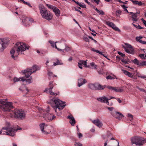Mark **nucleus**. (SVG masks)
<instances>
[{
  "label": "nucleus",
  "mask_w": 146,
  "mask_h": 146,
  "mask_svg": "<svg viewBox=\"0 0 146 146\" xmlns=\"http://www.w3.org/2000/svg\"><path fill=\"white\" fill-rule=\"evenodd\" d=\"M29 46L23 42H17L15 46L10 51V53L12 58L15 60L20 54H23V52L26 49H29Z\"/></svg>",
  "instance_id": "1"
},
{
  "label": "nucleus",
  "mask_w": 146,
  "mask_h": 146,
  "mask_svg": "<svg viewBox=\"0 0 146 146\" xmlns=\"http://www.w3.org/2000/svg\"><path fill=\"white\" fill-rule=\"evenodd\" d=\"M65 103L64 102H63L58 99L56 98L52 100L50 104L55 112L57 114L58 112L57 109H58L59 111L62 110L66 106Z\"/></svg>",
  "instance_id": "2"
},
{
  "label": "nucleus",
  "mask_w": 146,
  "mask_h": 146,
  "mask_svg": "<svg viewBox=\"0 0 146 146\" xmlns=\"http://www.w3.org/2000/svg\"><path fill=\"white\" fill-rule=\"evenodd\" d=\"M40 13L42 18L48 20H50L53 18L52 14L42 5L39 6Z\"/></svg>",
  "instance_id": "3"
},
{
  "label": "nucleus",
  "mask_w": 146,
  "mask_h": 146,
  "mask_svg": "<svg viewBox=\"0 0 146 146\" xmlns=\"http://www.w3.org/2000/svg\"><path fill=\"white\" fill-rule=\"evenodd\" d=\"M10 117L12 118L17 117L21 119H24L25 116L24 111L22 110H15L10 113Z\"/></svg>",
  "instance_id": "4"
},
{
  "label": "nucleus",
  "mask_w": 146,
  "mask_h": 146,
  "mask_svg": "<svg viewBox=\"0 0 146 146\" xmlns=\"http://www.w3.org/2000/svg\"><path fill=\"white\" fill-rule=\"evenodd\" d=\"M132 144H135L136 145L141 146L146 143V139L140 136H136L131 139Z\"/></svg>",
  "instance_id": "5"
},
{
  "label": "nucleus",
  "mask_w": 146,
  "mask_h": 146,
  "mask_svg": "<svg viewBox=\"0 0 146 146\" xmlns=\"http://www.w3.org/2000/svg\"><path fill=\"white\" fill-rule=\"evenodd\" d=\"M13 108L12 103L6 102L4 100H0V108L3 111L9 112Z\"/></svg>",
  "instance_id": "6"
},
{
  "label": "nucleus",
  "mask_w": 146,
  "mask_h": 146,
  "mask_svg": "<svg viewBox=\"0 0 146 146\" xmlns=\"http://www.w3.org/2000/svg\"><path fill=\"white\" fill-rule=\"evenodd\" d=\"M16 130L12 127H3L0 131V134H6L14 136L15 135Z\"/></svg>",
  "instance_id": "7"
},
{
  "label": "nucleus",
  "mask_w": 146,
  "mask_h": 146,
  "mask_svg": "<svg viewBox=\"0 0 146 146\" xmlns=\"http://www.w3.org/2000/svg\"><path fill=\"white\" fill-rule=\"evenodd\" d=\"M40 127L42 133L44 134H48L50 133L51 131L49 129V126L44 123L39 125Z\"/></svg>",
  "instance_id": "8"
},
{
  "label": "nucleus",
  "mask_w": 146,
  "mask_h": 146,
  "mask_svg": "<svg viewBox=\"0 0 146 146\" xmlns=\"http://www.w3.org/2000/svg\"><path fill=\"white\" fill-rule=\"evenodd\" d=\"M53 82L52 81L50 82L49 83V85L50 86L49 88H46L44 91V92H46L47 93H49L50 94L54 96H55L59 94L58 92V93H54L52 92V90L53 87Z\"/></svg>",
  "instance_id": "9"
},
{
  "label": "nucleus",
  "mask_w": 146,
  "mask_h": 146,
  "mask_svg": "<svg viewBox=\"0 0 146 146\" xmlns=\"http://www.w3.org/2000/svg\"><path fill=\"white\" fill-rule=\"evenodd\" d=\"M46 6L49 9L52 10L55 15L57 17H59L60 14V11L58 9L53 5L46 4Z\"/></svg>",
  "instance_id": "10"
},
{
  "label": "nucleus",
  "mask_w": 146,
  "mask_h": 146,
  "mask_svg": "<svg viewBox=\"0 0 146 146\" xmlns=\"http://www.w3.org/2000/svg\"><path fill=\"white\" fill-rule=\"evenodd\" d=\"M43 117L47 121H52L56 117V116L52 113H48V112L43 115Z\"/></svg>",
  "instance_id": "11"
},
{
  "label": "nucleus",
  "mask_w": 146,
  "mask_h": 146,
  "mask_svg": "<svg viewBox=\"0 0 146 146\" xmlns=\"http://www.w3.org/2000/svg\"><path fill=\"white\" fill-rule=\"evenodd\" d=\"M110 113L113 117L119 120H121L124 117L121 113L117 111L112 112Z\"/></svg>",
  "instance_id": "12"
},
{
  "label": "nucleus",
  "mask_w": 146,
  "mask_h": 146,
  "mask_svg": "<svg viewBox=\"0 0 146 146\" xmlns=\"http://www.w3.org/2000/svg\"><path fill=\"white\" fill-rule=\"evenodd\" d=\"M32 70L29 68H27L22 70L21 72L23 73V75H24L26 78H28L33 73Z\"/></svg>",
  "instance_id": "13"
},
{
  "label": "nucleus",
  "mask_w": 146,
  "mask_h": 146,
  "mask_svg": "<svg viewBox=\"0 0 146 146\" xmlns=\"http://www.w3.org/2000/svg\"><path fill=\"white\" fill-rule=\"evenodd\" d=\"M140 13V12L135 13L130 12L129 13L131 15V18L132 19V20L134 21L137 22L139 20V19L137 18L138 15H139Z\"/></svg>",
  "instance_id": "14"
},
{
  "label": "nucleus",
  "mask_w": 146,
  "mask_h": 146,
  "mask_svg": "<svg viewBox=\"0 0 146 146\" xmlns=\"http://www.w3.org/2000/svg\"><path fill=\"white\" fill-rule=\"evenodd\" d=\"M106 24L109 27L112 28L114 30L117 31H120V30L117 27L115 26V25L112 22L109 21H106Z\"/></svg>",
  "instance_id": "15"
},
{
  "label": "nucleus",
  "mask_w": 146,
  "mask_h": 146,
  "mask_svg": "<svg viewBox=\"0 0 146 146\" xmlns=\"http://www.w3.org/2000/svg\"><path fill=\"white\" fill-rule=\"evenodd\" d=\"M92 122L94 124L97 126L99 128H101L103 126V123L101 121L98 119L94 120H92Z\"/></svg>",
  "instance_id": "16"
},
{
  "label": "nucleus",
  "mask_w": 146,
  "mask_h": 146,
  "mask_svg": "<svg viewBox=\"0 0 146 146\" xmlns=\"http://www.w3.org/2000/svg\"><path fill=\"white\" fill-rule=\"evenodd\" d=\"M67 118L69 119V122L72 126H74L75 124L76 121L74 117L72 115L68 116Z\"/></svg>",
  "instance_id": "17"
},
{
  "label": "nucleus",
  "mask_w": 146,
  "mask_h": 146,
  "mask_svg": "<svg viewBox=\"0 0 146 146\" xmlns=\"http://www.w3.org/2000/svg\"><path fill=\"white\" fill-rule=\"evenodd\" d=\"M87 62L86 61L83 60H80L78 63V66L79 68L82 69V65L83 64L85 67H88L87 65Z\"/></svg>",
  "instance_id": "18"
},
{
  "label": "nucleus",
  "mask_w": 146,
  "mask_h": 146,
  "mask_svg": "<svg viewBox=\"0 0 146 146\" xmlns=\"http://www.w3.org/2000/svg\"><path fill=\"white\" fill-rule=\"evenodd\" d=\"M59 45L60 46L61 45H63L64 46L65 48L64 49H62V50H63V51L62 50H58L59 51H62V52H64V51H65L66 52H68L70 50H71L70 48L67 46L64 43H59Z\"/></svg>",
  "instance_id": "19"
},
{
  "label": "nucleus",
  "mask_w": 146,
  "mask_h": 146,
  "mask_svg": "<svg viewBox=\"0 0 146 146\" xmlns=\"http://www.w3.org/2000/svg\"><path fill=\"white\" fill-rule=\"evenodd\" d=\"M86 82L87 81L85 79L81 78H80L78 80V86L80 87Z\"/></svg>",
  "instance_id": "20"
},
{
  "label": "nucleus",
  "mask_w": 146,
  "mask_h": 146,
  "mask_svg": "<svg viewBox=\"0 0 146 146\" xmlns=\"http://www.w3.org/2000/svg\"><path fill=\"white\" fill-rule=\"evenodd\" d=\"M108 99L105 96L98 98H97V100L98 101L104 103L106 102Z\"/></svg>",
  "instance_id": "21"
},
{
  "label": "nucleus",
  "mask_w": 146,
  "mask_h": 146,
  "mask_svg": "<svg viewBox=\"0 0 146 146\" xmlns=\"http://www.w3.org/2000/svg\"><path fill=\"white\" fill-rule=\"evenodd\" d=\"M48 42L51 44V46L53 48L55 47L56 49H57L58 50H62L63 51V50H62V49H60V48H58L56 45V43H57L58 42H56L55 43L52 40H49Z\"/></svg>",
  "instance_id": "22"
},
{
  "label": "nucleus",
  "mask_w": 146,
  "mask_h": 146,
  "mask_svg": "<svg viewBox=\"0 0 146 146\" xmlns=\"http://www.w3.org/2000/svg\"><path fill=\"white\" fill-rule=\"evenodd\" d=\"M13 80L14 82L21 81L22 82H24L25 81V79L23 77H20L19 78L15 77L13 79Z\"/></svg>",
  "instance_id": "23"
},
{
  "label": "nucleus",
  "mask_w": 146,
  "mask_h": 146,
  "mask_svg": "<svg viewBox=\"0 0 146 146\" xmlns=\"http://www.w3.org/2000/svg\"><path fill=\"white\" fill-rule=\"evenodd\" d=\"M96 84L97 83L94 84H90L88 85V86L92 90H96Z\"/></svg>",
  "instance_id": "24"
},
{
  "label": "nucleus",
  "mask_w": 146,
  "mask_h": 146,
  "mask_svg": "<svg viewBox=\"0 0 146 146\" xmlns=\"http://www.w3.org/2000/svg\"><path fill=\"white\" fill-rule=\"evenodd\" d=\"M96 86V90H103L104 89L105 87V86H102L98 83H97Z\"/></svg>",
  "instance_id": "25"
},
{
  "label": "nucleus",
  "mask_w": 146,
  "mask_h": 146,
  "mask_svg": "<svg viewBox=\"0 0 146 146\" xmlns=\"http://www.w3.org/2000/svg\"><path fill=\"white\" fill-rule=\"evenodd\" d=\"M143 38L141 36H139V37H136V40L139 42L143 44H146V42L145 41H142L141 39Z\"/></svg>",
  "instance_id": "26"
},
{
  "label": "nucleus",
  "mask_w": 146,
  "mask_h": 146,
  "mask_svg": "<svg viewBox=\"0 0 146 146\" xmlns=\"http://www.w3.org/2000/svg\"><path fill=\"white\" fill-rule=\"evenodd\" d=\"M123 48L127 53L130 54H132L133 53L134 51V49H127L126 47H123Z\"/></svg>",
  "instance_id": "27"
},
{
  "label": "nucleus",
  "mask_w": 146,
  "mask_h": 146,
  "mask_svg": "<svg viewBox=\"0 0 146 146\" xmlns=\"http://www.w3.org/2000/svg\"><path fill=\"white\" fill-rule=\"evenodd\" d=\"M31 69H32V71L33 73L35 72L36 70H39L38 67L36 65L33 66Z\"/></svg>",
  "instance_id": "28"
},
{
  "label": "nucleus",
  "mask_w": 146,
  "mask_h": 146,
  "mask_svg": "<svg viewBox=\"0 0 146 146\" xmlns=\"http://www.w3.org/2000/svg\"><path fill=\"white\" fill-rule=\"evenodd\" d=\"M123 73L127 76L131 78L133 75L130 72L125 70H123Z\"/></svg>",
  "instance_id": "29"
},
{
  "label": "nucleus",
  "mask_w": 146,
  "mask_h": 146,
  "mask_svg": "<svg viewBox=\"0 0 146 146\" xmlns=\"http://www.w3.org/2000/svg\"><path fill=\"white\" fill-rule=\"evenodd\" d=\"M25 81H26V82L27 84H29L32 83L33 82V78L32 76H31L30 78L27 79H25Z\"/></svg>",
  "instance_id": "30"
},
{
  "label": "nucleus",
  "mask_w": 146,
  "mask_h": 146,
  "mask_svg": "<svg viewBox=\"0 0 146 146\" xmlns=\"http://www.w3.org/2000/svg\"><path fill=\"white\" fill-rule=\"evenodd\" d=\"M1 40V41H0V46L1 47V48L0 49V51H3L4 50V43L2 41V40L0 39Z\"/></svg>",
  "instance_id": "31"
},
{
  "label": "nucleus",
  "mask_w": 146,
  "mask_h": 146,
  "mask_svg": "<svg viewBox=\"0 0 146 146\" xmlns=\"http://www.w3.org/2000/svg\"><path fill=\"white\" fill-rule=\"evenodd\" d=\"M116 76L114 75H112L111 76L109 75L106 77V78L107 79H113L115 78Z\"/></svg>",
  "instance_id": "32"
},
{
  "label": "nucleus",
  "mask_w": 146,
  "mask_h": 146,
  "mask_svg": "<svg viewBox=\"0 0 146 146\" xmlns=\"http://www.w3.org/2000/svg\"><path fill=\"white\" fill-rule=\"evenodd\" d=\"M125 46H123V47H126L127 49H133V48L132 46H131V45L127 43H125Z\"/></svg>",
  "instance_id": "33"
},
{
  "label": "nucleus",
  "mask_w": 146,
  "mask_h": 146,
  "mask_svg": "<svg viewBox=\"0 0 146 146\" xmlns=\"http://www.w3.org/2000/svg\"><path fill=\"white\" fill-rule=\"evenodd\" d=\"M146 66V61H143L141 62H139L138 66Z\"/></svg>",
  "instance_id": "34"
},
{
  "label": "nucleus",
  "mask_w": 146,
  "mask_h": 146,
  "mask_svg": "<svg viewBox=\"0 0 146 146\" xmlns=\"http://www.w3.org/2000/svg\"><path fill=\"white\" fill-rule=\"evenodd\" d=\"M123 90L119 87H115L114 91L116 92H122Z\"/></svg>",
  "instance_id": "35"
},
{
  "label": "nucleus",
  "mask_w": 146,
  "mask_h": 146,
  "mask_svg": "<svg viewBox=\"0 0 146 146\" xmlns=\"http://www.w3.org/2000/svg\"><path fill=\"white\" fill-rule=\"evenodd\" d=\"M62 63L60 62L59 60L58 59H57V61L56 62L53 63V66H56L59 65H62Z\"/></svg>",
  "instance_id": "36"
},
{
  "label": "nucleus",
  "mask_w": 146,
  "mask_h": 146,
  "mask_svg": "<svg viewBox=\"0 0 146 146\" xmlns=\"http://www.w3.org/2000/svg\"><path fill=\"white\" fill-rule=\"evenodd\" d=\"M132 61L134 64H137L138 66H139V62L138 60L136 58H135L134 60H132Z\"/></svg>",
  "instance_id": "37"
},
{
  "label": "nucleus",
  "mask_w": 146,
  "mask_h": 146,
  "mask_svg": "<svg viewBox=\"0 0 146 146\" xmlns=\"http://www.w3.org/2000/svg\"><path fill=\"white\" fill-rule=\"evenodd\" d=\"M121 7L123 9L124 11H126L127 13H129V12L126 9L127 8V7H126L125 5H121Z\"/></svg>",
  "instance_id": "38"
},
{
  "label": "nucleus",
  "mask_w": 146,
  "mask_h": 146,
  "mask_svg": "<svg viewBox=\"0 0 146 146\" xmlns=\"http://www.w3.org/2000/svg\"><path fill=\"white\" fill-rule=\"evenodd\" d=\"M90 64L91 66L93 67L95 69H96L97 68V66L95 64L94 62L90 63Z\"/></svg>",
  "instance_id": "39"
},
{
  "label": "nucleus",
  "mask_w": 146,
  "mask_h": 146,
  "mask_svg": "<svg viewBox=\"0 0 146 146\" xmlns=\"http://www.w3.org/2000/svg\"><path fill=\"white\" fill-rule=\"evenodd\" d=\"M75 146H82V144L80 142H76L74 143Z\"/></svg>",
  "instance_id": "40"
},
{
  "label": "nucleus",
  "mask_w": 146,
  "mask_h": 146,
  "mask_svg": "<svg viewBox=\"0 0 146 146\" xmlns=\"http://www.w3.org/2000/svg\"><path fill=\"white\" fill-rule=\"evenodd\" d=\"M84 40L87 42H89V37L86 36H84L83 38Z\"/></svg>",
  "instance_id": "41"
},
{
  "label": "nucleus",
  "mask_w": 146,
  "mask_h": 146,
  "mask_svg": "<svg viewBox=\"0 0 146 146\" xmlns=\"http://www.w3.org/2000/svg\"><path fill=\"white\" fill-rule=\"evenodd\" d=\"M91 50L92 51L95 52H96L97 53H98L100 54H102V52H101L98 50H95L93 48H92L91 49Z\"/></svg>",
  "instance_id": "42"
},
{
  "label": "nucleus",
  "mask_w": 146,
  "mask_h": 146,
  "mask_svg": "<svg viewBox=\"0 0 146 146\" xmlns=\"http://www.w3.org/2000/svg\"><path fill=\"white\" fill-rule=\"evenodd\" d=\"M78 5L83 8H85L86 7V5H84V3H80Z\"/></svg>",
  "instance_id": "43"
},
{
  "label": "nucleus",
  "mask_w": 146,
  "mask_h": 146,
  "mask_svg": "<svg viewBox=\"0 0 146 146\" xmlns=\"http://www.w3.org/2000/svg\"><path fill=\"white\" fill-rule=\"evenodd\" d=\"M137 88L138 90H139L141 91L146 93V91L143 88H141L139 87L138 86H137Z\"/></svg>",
  "instance_id": "44"
},
{
  "label": "nucleus",
  "mask_w": 146,
  "mask_h": 146,
  "mask_svg": "<svg viewBox=\"0 0 146 146\" xmlns=\"http://www.w3.org/2000/svg\"><path fill=\"white\" fill-rule=\"evenodd\" d=\"M49 62V61L48 60H47L46 61V65L47 66V68H52V66H53V65H52V66H51V65H49L48 64V63Z\"/></svg>",
  "instance_id": "45"
},
{
  "label": "nucleus",
  "mask_w": 146,
  "mask_h": 146,
  "mask_svg": "<svg viewBox=\"0 0 146 146\" xmlns=\"http://www.w3.org/2000/svg\"><path fill=\"white\" fill-rule=\"evenodd\" d=\"M97 13H99V14L100 15H104L105 14L104 12L102 10L99 11V10Z\"/></svg>",
  "instance_id": "46"
},
{
  "label": "nucleus",
  "mask_w": 146,
  "mask_h": 146,
  "mask_svg": "<svg viewBox=\"0 0 146 146\" xmlns=\"http://www.w3.org/2000/svg\"><path fill=\"white\" fill-rule=\"evenodd\" d=\"M106 108L107 109H108L109 111H111V112H113L112 111L114 109V108L113 107H107Z\"/></svg>",
  "instance_id": "47"
},
{
  "label": "nucleus",
  "mask_w": 146,
  "mask_h": 146,
  "mask_svg": "<svg viewBox=\"0 0 146 146\" xmlns=\"http://www.w3.org/2000/svg\"><path fill=\"white\" fill-rule=\"evenodd\" d=\"M139 56L141 58L144 59H145V57H146V55L144 56V54H140L139 55Z\"/></svg>",
  "instance_id": "48"
},
{
  "label": "nucleus",
  "mask_w": 146,
  "mask_h": 146,
  "mask_svg": "<svg viewBox=\"0 0 146 146\" xmlns=\"http://www.w3.org/2000/svg\"><path fill=\"white\" fill-rule=\"evenodd\" d=\"M23 92H25V94H27L29 92V90L26 87H25L23 90Z\"/></svg>",
  "instance_id": "49"
},
{
  "label": "nucleus",
  "mask_w": 146,
  "mask_h": 146,
  "mask_svg": "<svg viewBox=\"0 0 146 146\" xmlns=\"http://www.w3.org/2000/svg\"><path fill=\"white\" fill-rule=\"evenodd\" d=\"M48 74L49 76H55L56 77V75H53V73L50 72H48Z\"/></svg>",
  "instance_id": "50"
},
{
  "label": "nucleus",
  "mask_w": 146,
  "mask_h": 146,
  "mask_svg": "<svg viewBox=\"0 0 146 146\" xmlns=\"http://www.w3.org/2000/svg\"><path fill=\"white\" fill-rule=\"evenodd\" d=\"M117 53L119 55L121 56H122V57H124L125 56V54L122 53L121 52H119V51Z\"/></svg>",
  "instance_id": "51"
},
{
  "label": "nucleus",
  "mask_w": 146,
  "mask_h": 146,
  "mask_svg": "<svg viewBox=\"0 0 146 146\" xmlns=\"http://www.w3.org/2000/svg\"><path fill=\"white\" fill-rule=\"evenodd\" d=\"M121 61L125 64H126L127 63L128 61L124 59H122L121 60Z\"/></svg>",
  "instance_id": "52"
},
{
  "label": "nucleus",
  "mask_w": 146,
  "mask_h": 146,
  "mask_svg": "<svg viewBox=\"0 0 146 146\" xmlns=\"http://www.w3.org/2000/svg\"><path fill=\"white\" fill-rule=\"evenodd\" d=\"M92 1H94L96 2L97 4H98L100 2V0H92Z\"/></svg>",
  "instance_id": "53"
},
{
  "label": "nucleus",
  "mask_w": 146,
  "mask_h": 146,
  "mask_svg": "<svg viewBox=\"0 0 146 146\" xmlns=\"http://www.w3.org/2000/svg\"><path fill=\"white\" fill-rule=\"evenodd\" d=\"M131 1L135 4V5H137L138 1H133L132 0Z\"/></svg>",
  "instance_id": "54"
},
{
  "label": "nucleus",
  "mask_w": 146,
  "mask_h": 146,
  "mask_svg": "<svg viewBox=\"0 0 146 146\" xmlns=\"http://www.w3.org/2000/svg\"><path fill=\"white\" fill-rule=\"evenodd\" d=\"M141 20L143 22V24L145 25V26H146V21L143 18H142L141 19Z\"/></svg>",
  "instance_id": "55"
},
{
  "label": "nucleus",
  "mask_w": 146,
  "mask_h": 146,
  "mask_svg": "<svg viewBox=\"0 0 146 146\" xmlns=\"http://www.w3.org/2000/svg\"><path fill=\"white\" fill-rule=\"evenodd\" d=\"M25 4L27 5H28V6H29V7H32V6L31 5V4H30V3H28V2H25Z\"/></svg>",
  "instance_id": "56"
},
{
  "label": "nucleus",
  "mask_w": 146,
  "mask_h": 146,
  "mask_svg": "<svg viewBox=\"0 0 146 146\" xmlns=\"http://www.w3.org/2000/svg\"><path fill=\"white\" fill-rule=\"evenodd\" d=\"M78 135L79 138H80L82 137V135L81 133H78Z\"/></svg>",
  "instance_id": "57"
},
{
  "label": "nucleus",
  "mask_w": 146,
  "mask_h": 146,
  "mask_svg": "<svg viewBox=\"0 0 146 146\" xmlns=\"http://www.w3.org/2000/svg\"><path fill=\"white\" fill-rule=\"evenodd\" d=\"M131 78H133L135 80H137V78L136 76H135L133 75Z\"/></svg>",
  "instance_id": "58"
},
{
  "label": "nucleus",
  "mask_w": 146,
  "mask_h": 146,
  "mask_svg": "<svg viewBox=\"0 0 146 146\" xmlns=\"http://www.w3.org/2000/svg\"><path fill=\"white\" fill-rule=\"evenodd\" d=\"M58 46L60 47V48H60V49H62V48H64V46H63V45H61V46H60L59 45V43H61L60 42H58Z\"/></svg>",
  "instance_id": "59"
},
{
  "label": "nucleus",
  "mask_w": 146,
  "mask_h": 146,
  "mask_svg": "<svg viewBox=\"0 0 146 146\" xmlns=\"http://www.w3.org/2000/svg\"><path fill=\"white\" fill-rule=\"evenodd\" d=\"M127 115L128 117H129L131 119H132L133 118V115L130 113H128L127 114Z\"/></svg>",
  "instance_id": "60"
},
{
  "label": "nucleus",
  "mask_w": 146,
  "mask_h": 146,
  "mask_svg": "<svg viewBox=\"0 0 146 146\" xmlns=\"http://www.w3.org/2000/svg\"><path fill=\"white\" fill-rule=\"evenodd\" d=\"M75 11H77L78 12H79L80 14H82V12L81 11L78 10V9H76V8H75Z\"/></svg>",
  "instance_id": "61"
},
{
  "label": "nucleus",
  "mask_w": 146,
  "mask_h": 146,
  "mask_svg": "<svg viewBox=\"0 0 146 146\" xmlns=\"http://www.w3.org/2000/svg\"><path fill=\"white\" fill-rule=\"evenodd\" d=\"M138 77H140L141 78H143V79H144L145 80L146 79V76H138Z\"/></svg>",
  "instance_id": "62"
},
{
  "label": "nucleus",
  "mask_w": 146,
  "mask_h": 146,
  "mask_svg": "<svg viewBox=\"0 0 146 146\" xmlns=\"http://www.w3.org/2000/svg\"><path fill=\"white\" fill-rule=\"evenodd\" d=\"M116 100L119 103H121L122 102L121 100L119 98H117L116 99Z\"/></svg>",
  "instance_id": "63"
},
{
  "label": "nucleus",
  "mask_w": 146,
  "mask_h": 146,
  "mask_svg": "<svg viewBox=\"0 0 146 146\" xmlns=\"http://www.w3.org/2000/svg\"><path fill=\"white\" fill-rule=\"evenodd\" d=\"M115 143L117 145V146H119V142L117 140H115Z\"/></svg>",
  "instance_id": "64"
}]
</instances>
